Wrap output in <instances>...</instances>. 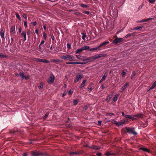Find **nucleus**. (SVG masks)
<instances>
[{"instance_id": "29", "label": "nucleus", "mask_w": 156, "mask_h": 156, "mask_svg": "<svg viewBox=\"0 0 156 156\" xmlns=\"http://www.w3.org/2000/svg\"><path fill=\"white\" fill-rule=\"evenodd\" d=\"M109 10L110 14L112 13V14H113V12H114V9L113 7H110L109 8Z\"/></svg>"}, {"instance_id": "8", "label": "nucleus", "mask_w": 156, "mask_h": 156, "mask_svg": "<svg viewBox=\"0 0 156 156\" xmlns=\"http://www.w3.org/2000/svg\"><path fill=\"white\" fill-rule=\"evenodd\" d=\"M123 39L121 38H116L114 40V42L115 44H117L118 43L122 41Z\"/></svg>"}, {"instance_id": "13", "label": "nucleus", "mask_w": 156, "mask_h": 156, "mask_svg": "<svg viewBox=\"0 0 156 156\" xmlns=\"http://www.w3.org/2000/svg\"><path fill=\"white\" fill-rule=\"evenodd\" d=\"M90 51H93V50H95L96 51L98 52V51L100 50V49H99V48H98V46L96 48H90L89 49Z\"/></svg>"}, {"instance_id": "58", "label": "nucleus", "mask_w": 156, "mask_h": 156, "mask_svg": "<svg viewBox=\"0 0 156 156\" xmlns=\"http://www.w3.org/2000/svg\"><path fill=\"white\" fill-rule=\"evenodd\" d=\"M97 155L98 156H100L101 155V153H98L97 154Z\"/></svg>"}, {"instance_id": "39", "label": "nucleus", "mask_w": 156, "mask_h": 156, "mask_svg": "<svg viewBox=\"0 0 156 156\" xmlns=\"http://www.w3.org/2000/svg\"><path fill=\"white\" fill-rule=\"evenodd\" d=\"M148 1L150 3H153L155 2V0H149Z\"/></svg>"}, {"instance_id": "36", "label": "nucleus", "mask_w": 156, "mask_h": 156, "mask_svg": "<svg viewBox=\"0 0 156 156\" xmlns=\"http://www.w3.org/2000/svg\"><path fill=\"white\" fill-rule=\"evenodd\" d=\"M16 16V17L19 19V20H20V15H19V14L17 13H15Z\"/></svg>"}, {"instance_id": "10", "label": "nucleus", "mask_w": 156, "mask_h": 156, "mask_svg": "<svg viewBox=\"0 0 156 156\" xmlns=\"http://www.w3.org/2000/svg\"><path fill=\"white\" fill-rule=\"evenodd\" d=\"M119 95V94H118L115 95V96L113 98L112 100V102H115L117 100L118 97Z\"/></svg>"}, {"instance_id": "28", "label": "nucleus", "mask_w": 156, "mask_h": 156, "mask_svg": "<svg viewBox=\"0 0 156 156\" xmlns=\"http://www.w3.org/2000/svg\"><path fill=\"white\" fill-rule=\"evenodd\" d=\"M124 70L125 71H123L122 73V77H123L125 76V74L127 72V70L126 69H125Z\"/></svg>"}, {"instance_id": "21", "label": "nucleus", "mask_w": 156, "mask_h": 156, "mask_svg": "<svg viewBox=\"0 0 156 156\" xmlns=\"http://www.w3.org/2000/svg\"><path fill=\"white\" fill-rule=\"evenodd\" d=\"M120 122L121 125H122L123 124H126L127 123V122L125 119H122Z\"/></svg>"}, {"instance_id": "49", "label": "nucleus", "mask_w": 156, "mask_h": 156, "mask_svg": "<svg viewBox=\"0 0 156 156\" xmlns=\"http://www.w3.org/2000/svg\"><path fill=\"white\" fill-rule=\"evenodd\" d=\"M73 92V91L72 90H70L68 92V93L69 94H72Z\"/></svg>"}, {"instance_id": "31", "label": "nucleus", "mask_w": 156, "mask_h": 156, "mask_svg": "<svg viewBox=\"0 0 156 156\" xmlns=\"http://www.w3.org/2000/svg\"><path fill=\"white\" fill-rule=\"evenodd\" d=\"M79 102V100L76 99L73 102V104L74 105H76L78 102Z\"/></svg>"}, {"instance_id": "27", "label": "nucleus", "mask_w": 156, "mask_h": 156, "mask_svg": "<svg viewBox=\"0 0 156 156\" xmlns=\"http://www.w3.org/2000/svg\"><path fill=\"white\" fill-rule=\"evenodd\" d=\"M126 87H127L125 84L122 88L120 92H122V91H123L126 89Z\"/></svg>"}, {"instance_id": "7", "label": "nucleus", "mask_w": 156, "mask_h": 156, "mask_svg": "<svg viewBox=\"0 0 156 156\" xmlns=\"http://www.w3.org/2000/svg\"><path fill=\"white\" fill-rule=\"evenodd\" d=\"M83 77V76L82 75H77L76 76L75 79L74 80L75 83H76Z\"/></svg>"}, {"instance_id": "20", "label": "nucleus", "mask_w": 156, "mask_h": 156, "mask_svg": "<svg viewBox=\"0 0 156 156\" xmlns=\"http://www.w3.org/2000/svg\"><path fill=\"white\" fill-rule=\"evenodd\" d=\"M50 61L54 62H60L61 60L57 59H51Z\"/></svg>"}, {"instance_id": "52", "label": "nucleus", "mask_w": 156, "mask_h": 156, "mask_svg": "<svg viewBox=\"0 0 156 156\" xmlns=\"http://www.w3.org/2000/svg\"><path fill=\"white\" fill-rule=\"evenodd\" d=\"M24 25L25 27H27V23L26 21H24Z\"/></svg>"}, {"instance_id": "19", "label": "nucleus", "mask_w": 156, "mask_h": 156, "mask_svg": "<svg viewBox=\"0 0 156 156\" xmlns=\"http://www.w3.org/2000/svg\"><path fill=\"white\" fill-rule=\"evenodd\" d=\"M32 156H38L39 155V152H32L31 153Z\"/></svg>"}, {"instance_id": "24", "label": "nucleus", "mask_w": 156, "mask_h": 156, "mask_svg": "<svg viewBox=\"0 0 156 156\" xmlns=\"http://www.w3.org/2000/svg\"><path fill=\"white\" fill-rule=\"evenodd\" d=\"M134 116L137 118H141L143 117V115L141 114H138Z\"/></svg>"}, {"instance_id": "5", "label": "nucleus", "mask_w": 156, "mask_h": 156, "mask_svg": "<svg viewBox=\"0 0 156 156\" xmlns=\"http://www.w3.org/2000/svg\"><path fill=\"white\" fill-rule=\"evenodd\" d=\"M35 61L37 62H42L44 63H49V62L47 60L44 59H42L39 58H35Z\"/></svg>"}, {"instance_id": "61", "label": "nucleus", "mask_w": 156, "mask_h": 156, "mask_svg": "<svg viewBox=\"0 0 156 156\" xmlns=\"http://www.w3.org/2000/svg\"><path fill=\"white\" fill-rule=\"evenodd\" d=\"M125 85L127 87L129 85V83L128 82H126L125 84Z\"/></svg>"}, {"instance_id": "54", "label": "nucleus", "mask_w": 156, "mask_h": 156, "mask_svg": "<svg viewBox=\"0 0 156 156\" xmlns=\"http://www.w3.org/2000/svg\"><path fill=\"white\" fill-rule=\"evenodd\" d=\"M43 36L44 39H46V34L44 33H43Z\"/></svg>"}, {"instance_id": "53", "label": "nucleus", "mask_w": 156, "mask_h": 156, "mask_svg": "<svg viewBox=\"0 0 156 156\" xmlns=\"http://www.w3.org/2000/svg\"><path fill=\"white\" fill-rule=\"evenodd\" d=\"M88 90L89 91L91 92L93 90V88L91 87H90L88 88Z\"/></svg>"}, {"instance_id": "15", "label": "nucleus", "mask_w": 156, "mask_h": 156, "mask_svg": "<svg viewBox=\"0 0 156 156\" xmlns=\"http://www.w3.org/2000/svg\"><path fill=\"white\" fill-rule=\"evenodd\" d=\"M86 82V80H84L83 81V82H82L81 86L80 87V88L81 89H82L85 86Z\"/></svg>"}, {"instance_id": "30", "label": "nucleus", "mask_w": 156, "mask_h": 156, "mask_svg": "<svg viewBox=\"0 0 156 156\" xmlns=\"http://www.w3.org/2000/svg\"><path fill=\"white\" fill-rule=\"evenodd\" d=\"M7 56L5 55H3L2 53H0V57L2 58H6Z\"/></svg>"}, {"instance_id": "11", "label": "nucleus", "mask_w": 156, "mask_h": 156, "mask_svg": "<svg viewBox=\"0 0 156 156\" xmlns=\"http://www.w3.org/2000/svg\"><path fill=\"white\" fill-rule=\"evenodd\" d=\"M112 122L114 124H115L116 125L118 126H121L120 122H118L114 120H112Z\"/></svg>"}, {"instance_id": "17", "label": "nucleus", "mask_w": 156, "mask_h": 156, "mask_svg": "<svg viewBox=\"0 0 156 156\" xmlns=\"http://www.w3.org/2000/svg\"><path fill=\"white\" fill-rule=\"evenodd\" d=\"M21 35L24 37V41H25L26 40V33L24 31H23L21 33Z\"/></svg>"}, {"instance_id": "33", "label": "nucleus", "mask_w": 156, "mask_h": 156, "mask_svg": "<svg viewBox=\"0 0 156 156\" xmlns=\"http://www.w3.org/2000/svg\"><path fill=\"white\" fill-rule=\"evenodd\" d=\"M81 34L82 35V38L83 40H84L85 39V38L86 37V36L83 33H82Z\"/></svg>"}, {"instance_id": "32", "label": "nucleus", "mask_w": 156, "mask_h": 156, "mask_svg": "<svg viewBox=\"0 0 156 156\" xmlns=\"http://www.w3.org/2000/svg\"><path fill=\"white\" fill-rule=\"evenodd\" d=\"M19 75L22 78H24L25 76H24V74L23 73L20 72Z\"/></svg>"}, {"instance_id": "40", "label": "nucleus", "mask_w": 156, "mask_h": 156, "mask_svg": "<svg viewBox=\"0 0 156 156\" xmlns=\"http://www.w3.org/2000/svg\"><path fill=\"white\" fill-rule=\"evenodd\" d=\"M49 115V113L48 112H47L45 114V116L44 117V119H45Z\"/></svg>"}, {"instance_id": "37", "label": "nucleus", "mask_w": 156, "mask_h": 156, "mask_svg": "<svg viewBox=\"0 0 156 156\" xmlns=\"http://www.w3.org/2000/svg\"><path fill=\"white\" fill-rule=\"evenodd\" d=\"M43 84L42 83H41L39 86H38V88L39 89H41L43 87Z\"/></svg>"}, {"instance_id": "14", "label": "nucleus", "mask_w": 156, "mask_h": 156, "mask_svg": "<svg viewBox=\"0 0 156 156\" xmlns=\"http://www.w3.org/2000/svg\"><path fill=\"white\" fill-rule=\"evenodd\" d=\"M4 31L3 30H1L0 34L2 38H4Z\"/></svg>"}, {"instance_id": "35", "label": "nucleus", "mask_w": 156, "mask_h": 156, "mask_svg": "<svg viewBox=\"0 0 156 156\" xmlns=\"http://www.w3.org/2000/svg\"><path fill=\"white\" fill-rule=\"evenodd\" d=\"M75 64H78L81 65H83L86 64V63L83 62H75Z\"/></svg>"}, {"instance_id": "62", "label": "nucleus", "mask_w": 156, "mask_h": 156, "mask_svg": "<svg viewBox=\"0 0 156 156\" xmlns=\"http://www.w3.org/2000/svg\"><path fill=\"white\" fill-rule=\"evenodd\" d=\"M44 42V40L42 41L41 42L40 45L43 44Z\"/></svg>"}, {"instance_id": "9", "label": "nucleus", "mask_w": 156, "mask_h": 156, "mask_svg": "<svg viewBox=\"0 0 156 156\" xmlns=\"http://www.w3.org/2000/svg\"><path fill=\"white\" fill-rule=\"evenodd\" d=\"M10 32L11 35L16 33L15 30V26L14 25L11 26Z\"/></svg>"}, {"instance_id": "63", "label": "nucleus", "mask_w": 156, "mask_h": 156, "mask_svg": "<svg viewBox=\"0 0 156 156\" xmlns=\"http://www.w3.org/2000/svg\"><path fill=\"white\" fill-rule=\"evenodd\" d=\"M51 38L52 40H54L55 39V38L54 36L53 35H52L51 36Z\"/></svg>"}, {"instance_id": "64", "label": "nucleus", "mask_w": 156, "mask_h": 156, "mask_svg": "<svg viewBox=\"0 0 156 156\" xmlns=\"http://www.w3.org/2000/svg\"><path fill=\"white\" fill-rule=\"evenodd\" d=\"M98 125H100L101 124V121H98Z\"/></svg>"}, {"instance_id": "47", "label": "nucleus", "mask_w": 156, "mask_h": 156, "mask_svg": "<svg viewBox=\"0 0 156 156\" xmlns=\"http://www.w3.org/2000/svg\"><path fill=\"white\" fill-rule=\"evenodd\" d=\"M142 7H143V5H140L138 8L137 10L139 11L142 8Z\"/></svg>"}, {"instance_id": "22", "label": "nucleus", "mask_w": 156, "mask_h": 156, "mask_svg": "<svg viewBox=\"0 0 156 156\" xmlns=\"http://www.w3.org/2000/svg\"><path fill=\"white\" fill-rule=\"evenodd\" d=\"M120 122L121 125H122L123 124H126L127 123V122L125 119H122Z\"/></svg>"}, {"instance_id": "48", "label": "nucleus", "mask_w": 156, "mask_h": 156, "mask_svg": "<svg viewBox=\"0 0 156 156\" xmlns=\"http://www.w3.org/2000/svg\"><path fill=\"white\" fill-rule=\"evenodd\" d=\"M87 106H85L83 108V110L85 111L87 110Z\"/></svg>"}, {"instance_id": "6", "label": "nucleus", "mask_w": 156, "mask_h": 156, "mask_svg": "<svg viewBox=\"0 0 156 156\" xmlns=\"http://www.w3.org/2000/svg\"><path fill=\"white\" fill-rule=\"evenodd\" d=\"M54 80L55 77L53 75H51L50 76V77L48 78V82L49 83H52L54 82Z\"/></svg>"}, {"instance_id": "55", "label": "nucleus", "mask_w": 156, "mask_h": 156, "mask_svg": "<svg viewBox=\"0 0 156 156\" xmlns=\"http://www.w3.org/2000/svg\"><path fill=\"white\" fill-rule=\"evenodd\" d=\"M89 12H90L88 11H85L84 13L86 14H89Z\"/></svg>"}, {"instance_id": "50", "label": "nucleus", "mask_w": 156, "mask_h": 156, "mask_svg": "<svg viewBox=\"0 0 156 156\" xmlns=\"http://www.w3.org/2000/svg\"><path fill=\"white\" fill-rule=\"evenodd\" d=\"M67 94V92L66 91H65L64 92L63 94H62V97H64Z\"/></svg>"}, {"instance_id": "46", "label": "nucleus", "mask_w": 156, "mask_h": 156, "mask_svg": "<svg viewBox=\"0 0 156 156\" xmlns=\"http://www.w3.org/2000/svg\"><path fill=\"white\" fill-rule=\"evenodd\" d=\"M135 74H136V73H135L134 72L132 74L131 76V79H132L134 77V76L135 75Z\"/></svg>"}, {"instance_id": "51", "label": "nucleus", "mask_w": 156, "mask_h": 156, "mask_svg": "<svg viewBox=\"0 0 156 156\" xmlns=\"http://www.w3.org/2000/svg\"><path fill=\"white\" fill-rule=\"evenodd\" d=\"M23 18H24V19H27V16L25 14H23Z\"/></svg>"}, {"instance_id": "34", "label": "nucleus", "mask_w": 156, "mask_h": 156, "mask_svg": "<svg viewBox=\"0 0 156 156\" xmlns=\"http://www.w3.org/2000/svg\"><path fill=\"white\" fill-rule=\"evenodd\" d=\"M76 56L77 58H78L79 59L82 60H83V59H82V58H81V56L80 55H76Z\"/></svg>"}, {"instance_id": "60", "label": "nucleus", "mask_w": 156, "mask_h": 156, "mask_svg": "<svg viewBox=\"0 0 156 156\" xmlns=\"http://www.w3.org/2000/svg\"><path fill=\"white\" fill-rule=\"evenodd\" d=\"M21 30H22L21 28V27H20L19 28V32L20 33L21 32Z\"/></svg>"}, {"instance_id": "43", "label": "nucleus", "mask_w": 156, "mask_h": 156, "mask_svg": "<svg viewBox=\"0 0 156 156\" xmlns=\"http://www.w3.org/2000/svg\"><path fill=\"white\" fill-rule=\"evenodd\" d=\"M67 48H68V49H70L71 48V45L70 44H69V43L67 44Z\"/></svg>"}, {"instance_id": "56", "label": "nucleus", "mask_w": 156, "mask_h": 156, "mask_svg": "<svg viewBox=\"0 0 156 156\" xmlns=\"http://www.w3.org/2000/svg\"><path fill=\"white\" fill-rule=\"evenodd\" d=\"M114 115V114L112 113H108V115Z\"/></svg>"}, {"instance_id": "38", "label": "nucleus", "mask_w": 156, "mask_h": 156, "mask_svg": "<svg viewBox=\"0 0 156 156\" xmlns=\"http://www.w3.org/2000/svg\"><path fill=\"white\" fill-rule=\"evenodd\" d=\"M132 35V34H127L125 37L126 38H127L128 37H130V36H131Z\"/></svg>"}, {"instance_id": "44", "label": "nucleus", "mask_w": 156, "mask_h": 156, "mask_svg": "<svg viewBox=\"0 0 156 156\" xmlns=\"http://www.w3.org/2000/svg\"><path fill=\"white\" fill-rule=\"evenodd\" d=\"M141 28H142V27H136L133 30H138L139 29H140Z\"/></svg>"}, {"instance_id": "23", "label": "nucleus", "mask_w": 156, "mask_h": 156, "mask_svg": "<svg viewBox=\"0 0 156 156\" xmlns=\"http://www.w3.org/2000/svg\"><path fill=\"white\" fill-rule=\"evenodd\" d=\"M83 48V50H89L90 49V47L88 46H85L82 47Z\"/></svg>"}, {"instance_id": "42", "label": "nucleus", "mask_w": 156, "mask_h": 156, "mask_svg": "<svg viewBox=\"0 0 156 156\" xmlns=\"http://www.w3.org/2000/svg\"><path fill=\"white\" fill-rule=\"evenodd\" d=\"M91 148L93 149H98L99 148L98 147L96 146H93Z\"/></svg>"}, {"instance_id": "18", "label": "nucleus", "mask_w": 156, "mask_h": 156, "mask_svg": "<svg viewBox=\"0 0 156 156\" xmlns=\"http://www.w3.org/2000/svg\"><path fill=\"white\" fill-rule=\"evenodd\" d=\"M83 50V49L82 48H81L79 49H77L75 51V53L76 54L79 53L81 52Z\"/></svg>"}, {"instance_id": "57", "label": "nucleus", "mask_w": 156, "mask_h": 156, "mask_svg": "<svg viewBox=\"0 0 156 156\" xmlns=\"http://www.w3.org/2000/svg\"><path fill=\"white\" fill-rule=\"evenodd\" d=\"M24 78L26 80H27L29 78V76H25Z\"/></svg>"}, {"instance_id": "59", "label": "nucleus", "mask_w": 156, "mask_h": 156, "mask_svg": "<svg viewBox=\"0 0 156 156\" xmlns=\"http://www.w3.org/2000/svg\"><path fill=\"white\" fill-rule=\"evenodd\" d=\"M31 23L32 24L34 25H35L36 24V22L35 21L33 23L32 22Z\"/></svg>"}, {"instance_id": "1", "label": "nucleus", "mask_w": 156, "mask_h": 156, "mask_svg": "<svg viewBox=\"0 0 156 156\" xmlns=\"http://www.w3.org/2000/svg\"><path fill=\"white\" fill-rule=\"evenodd\" d=\"M106 55V54H97L87 58H86L83 59L82 61H87L88 62H91L96 59L102 57H104Z\"/></svg>"}, {"instance_id": "41", "label": "nucleus", "mask_w": 156, "mask_h": 156, "mask_svg": "<svg viewBox=\"0 0 156 156\" xmlns=\"http://www.w3.org/2000/svg\"><path fill=\"white\" fill-rule=\"evenodd\" d=\"M143 150L145 151L148 152L149 153L150 152V151L147 148H143Z\"/></svg>"}, {"instance_id": "4", "label": "nucleus", "mask_w": 156, "mask_h": 156, "mask_svg": "<svg viewBox=\"0 0 156 156\" xmlns=\"http://www.w3.org/2000/svg\"><path fill=\"white\" fill-rule=\"evenodd\" d=\"M107 44V41H105L102 43L100 45L98 46V48L100 50L105 48L106 47V45Z\"/></svg>"}, {"instance_id": "26", "label": "nucleus", "mask_w": 156, "mask_h": 156, "mask_svg": "<svg viewBox=\"0 0 156 156\" xmlns=\"http://www.w3.org/2000/svg\"><path fill=\"white\" fill-rule=\"evenodd\" d=\"M80 5L82 7L84 8H87L88 7V6L87 5L82 3L80 4Z\"/></svg>"}, {"instance_id": "16", "label": "nucleus", "mask_w": 156, "mask_h": 156, "mask_svg": "<svg viewBox=\"0 0 156 156\" xmlns=\"http://www.w3.org/2000/svg\"><path fill=\"white\" fill-rule=\"evenodd\" d=\"M125 117L127 119H129L133 120H134L135 119L134 117L130 115H125Z\"/></svg>"}, {"instance_id": "45", "label": "nucleus", "mask_w": 156, "mask_h": 156, "mask_svg": "<svg viewBox=\"0 0 156 156\" xmlns=\"http://www.w3.org/2000/svg\"><path fill=\"white\" fill-rule=\"evenodd\" d=\"M66 64L67 65L70 64H75V62H66Z\"/></svg>"}, {"instance_id": "25", "label": "nucleus", "mask_w": 156, "mask_h": 156, "mask_svg": "<svg viewBox=\"0 0 156 156\" xmlns=\"http://www.w3.org/2000/svg\"><path fill=\"white\" fill-rule=\"evenodd\" d=\"M156 85V81H155L154 83L152 85L151 87H150L149 90H150L153 89L154 88V87Z\"/></svg>"}, {"instance_id": "2", "label": "nucleus", "mask_w": 156, "mask_h": 156, "mask_svg": "<svg viewBox=\"0 0 156 156\" xmlns=\"http://www.w3.org/2000/svg\"><path fill=\"white\" fill-rule=\"evenodd\" d=\"M59 58L64 60L70 61H76V60L73 56L71 55L66 54L65 55H59Z\"/></svg>"}, {"instance_id": "3", "label": "nucleus", "mask_w": 156, "mask_h": 156, "mask_svg": "<svg viewBox=\"0 0 156 156\" xmlns=\"http://www.w3.org/2000/svg\"><path fill=\"white\" fill-rule=\"evenodd\" d=\"M126 130L127 132L129 133H131L135 135L137 134L134 128H126Z\"/></svg>"}, {"instance_id": "12", "label": "nucleus", "mask_w": 156, "mask_h": 156, "mask_svg": "<svg viewBox=\"0 0 156 156\" xmlns=\"http://www.w3.org/2000/svg\"><path fill=\"white\" fill-rule=\"evenodd\" d=\"M107 76V74L106 73H105L104 75L102 76L101 79V80L99 81V83H101L103 81H104L106 78V76Z\"/></svg>"}]
</instances>
